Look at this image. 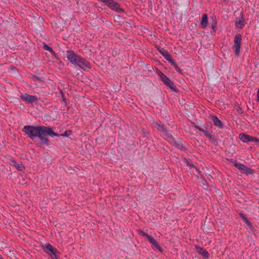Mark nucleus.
Wrapping results in <instances>:
<instances>
[{
  "label": "nucleus",
  "mask_w": 259,
  "mask_h": 259,
  "mask_svg": "<svg viewBox=\"0 0 259 259\" xmlns=\"http://www.w3.org/2000/svg\"><path fill=\"white\" fill-rule=\"evenodd\" d=\"M166 60L168 61V62L172 65L174 66L176 64V62L171 59V56H169L168 58L166 59Z\"/></svg>",
  "instance_id": "22"
},
{
  "label": "nucleus",
  "mask_w": 259,
  "mask_h": 259,
  "mask_svg": "<svg viewBox=\"0 0 259 259\" xmlns=\"http://www.w3.org/2000/svg\"><path fill=\"white\" fill-rule=\"evenodd\" d=\"M235 21V26L237 28L242 29L244 26L245 19H244L243 15L241 14L240 17H237Z\"/></svg>",
  "instance_id": "9"
},
{
  "label": "nucleus",
  "mask_w": 259,
  "mask_h": 259,
  "mask_svg": "<svg viewBox=\"0 0 259 259\" xmlns=\"http://www.w3.org/2000/svg\"><path fill=\"white\" fill-rule=\"evenodd\" d=\"M196 251L198 254L202 255L204 257H208L209 253L205 249L197 246L196 247Z\"/></svg>",
  "instance_id": "13"
},
{
  "label": "nucleus",
  "mask_w": 259,
  "mask_h": 259,
  "mask_svg": "<svg viewBox=\"0 0 259 259\" xmlns=\"http://www.w3.org/2000/svg\"><path fill=\"white\" fill-rule=\"evenodd\" d=\"M212 21L211 22V27L213 30H215L217 27V22L215 18H213V17H211Z\"/></svg>",
  "instance_id": "21"
},
{
  "label": "nucleus",
  "mask_w": 259,
  "mask_h": 259,
  "mask_svg": "<svg viewBox=\"0 0 259 259\" xmlns=\"http://www.w3.org/2000/svg\"><path fill=\"white\" fill-rule=\"evenodd\" d=\"M12 163L13 164V165L19 170V171H23L25 169V167L22 164V162L20 163H17L15 160H12Z\"/></svg>",
  "instance_id": "15"
},
{
  "label": "nucleus",
  "mask_w": 259,
  "mask_h": 259,
  "mask_svg": "<svg viewBox=\"0 0 259 259\" xmlns=\"http://www.w3.org/2000/svg\"><path fill=\"white\" fill-rule=\"evenodd\" d=\"M195 127L196 129L202 132L205 135V136L208 138L209 140L211 141H213L214 140L212 137V136L206 130H205L204 128H202L198 125H195Z\"/></svg>",
  "instance_id": "10"
},
{
  "label": "nucleus",
  "mask_w": 259,
  "mask_h": 259,
  "mask_svg": "<svg viewBox=\"0 0 259 259\" xmlns=\"http://www.w3.org/2000/svg\"><path fill=\"white\" fill-rule=\"evenodd\" d=\"M234 166L241 171H244L245 167H246V166L243 164L237 163L236 160H234Z\"/></svg>",
  "instance_id": "16"
},
{
  "label": "nucleus",
  "mask_w": 259,
  "mask_h": 259,
  "mask_svg": "<svg viewBox=\"0 0 259 259\" xmlns=\"http://www.w3.org/2000/svg\"><path fill=\"white\" fill-rule=\"evenodd\" d=\"M33 80L34 81H37V80H39H39H40L41 79H40V78H39L38 77L36 76H33Z\"/></svg>",
  "instance_id": "25"
},
{
  "label": "nucleus",
  "mask_w": 259,
  "mask_h": 259,
  "mask_svg": "<svg viewBox=\"0 0 259 259\" xmlns=\"http://www.w3.org/2000/svg\"><path fill=\"white\" fill-rule=\"evenodd\" d=\"M20 97L26 104H37L38 102V98L35 96L25 93L21 94Z\"/></svg>",
  "instance_id": "8"
},
{
  "label": "nucleus",
  "mask_w": 259,
  "mask_h": 259,
  "mask_svg": "<svg viewBox=\"0 0 259 259\" xmlns=\"http://www.w3.org/2000/svg\"><path fill=\"white\" fill-rule=\"evenodd\" d=\"M174 66L177 71H180V68H179V67L178 66V65L177 64L175 65H174Z\"/></svg>",
  "instance_id": "27"
},
{
  "label": "nucleus",
  "mask_w": 259,
  "mask_h": 259,
  "mask_svg": "<svg viewBox=\"0 0 259 259\" xmlns=\"http://www.w3.org/2000/svg\"><path fill=\"white\" fill-rule=\"evenodd\" d=\"M251 142H259V139H257V138L251 136Z\"/></svg>",
  "instance_id": "23"
},
{
  "label": "nucleus",
  "mask_w": 259,
  "mask_h": 259,
  "mask_svg": "<svg viewBox=\"0 0 259 259\" xmlns=\"http://www.w3.org/2000/svg\"><path fill=\"white\" fill-rule=\"evenodd\" d=\"M159 52L160 53L161 55L163 56V57L164 58V59H166L170 55H169V52L165 49L163 48H159L158 49Z\"/></svg>",
  "instance_id": "17"
},
{
  "label": "nucleus",
  "mask_w": 259,
  "mask_h": 259,
  "mask_svg": "<svg viewBox=\"0 0 259 259\" xmlns=\"http://www.w3.org/2000/svg\"><path fill=\"white\" fill-rule=\"evenodd\" d=\"M158 74L160 76L161 80L171 90L175 92H178V90L177 89L175 84L165 74L160 71H159Z\"/></svg>",
  "instance_id": "5"
},
{
  "label": "nucleus",
  "mask_w": 259,
  "mask_h": 259,
  "mask_svg": "<svg viewBox=\"0 0 259 259\" xmlns=\"http://www.w3.org/2000/svg\"><path fill=\"white\" fill-rule=\"evenodd\" d=\"M27 136L32 140L36 138H39L43 145H49V140L47 136L51 137H59L60 135L54 132L51 127L42 125H25L22 129Z\"/></svg>",
  "instance_id": "1"
},
{
  "label": "nucleus",
  "mask_w": 259,
  "mask_h": 259,
  "mask_svg": "<svg viewBox=\"0 0 259 259\" xmlns=\"http://www.w3.org/2000/svg\"><path fill=\"white\" fill-rule=\"evenodd\" d=\"M140 234L142 236L146 237V238L148 240L149 242L152 244V247L153 249H156L160 251V252L162 251V249L161 247L159 245V244L158 243V242L156 241V240L153 237L148 235L146 233L142 231H141Z\"/></svg>",
  "instance_id": "6"
},
{
  "label": "nucleus",
  "mask_w": 259,
  "mask_h": 259,
  "mask_svg": "<svg viewBox=\"0 0 259 259\" xmlns=\"http://www.w3.org/2000/svg\"><path fill=\"white\" fill-rule=\"evenodd\" d=\"M240 216L241 217V218L244 220V221H245L246 220H247V219L245 217V216L244 215V214H242V213H241L240 214Z\"/></svg>",
  "instance_id": "26"
},
{
  "label": "nucleus",
  "mask_w": 259,
  "mask_h": 259,
  "mask_svg": "<svg viewBox=\"0 0 259 259\" xmlns=\"http://www.w3.org/2000/svg\"><path fill=\"white\" fill-rule=\"evenodd\" d=\"M66 58L72 64L86 71L91 69L90 63L84 58L78 55L73 51L69 50L66 51Z\"/></svg>",
  "instance_id": "2"
},
{
  "label": "nucleus",
  "mask_w": 259,
  "mask_h": 259,
  "mask_svg": "<svg viewBox=\"0 0 259 259\" xmlns=\"http://www.w3.org/2000/svg\"><path fill=\"white\" fill-rule=\"evenodd\" d=\"M244 222L249 226L251 225V223L250 221L248 220V219L246 220L245 221H244Z\"/></svg>",
  "instance_id": "28"
},
{
  "label": "nucleus",
  "mask_w": 259,
  "mask_h": 259,
  "mask_svg": "<svg viewBox=\"0 0 259 259\" xmlns=\"http://www.w3.org/2000/svg\"><path fill=\"white\" fill-rule=\"evenodd\" d=\"M44 251L47 254H48L52 259H57L59 257L58 254L59 252L56 248L53 247L50 243H47L43 246Z\"/></svg>",
  "instance_id": "4"
},
{
  "label": "nucleus",
  "mask_w": 259,
  "mask_h": 259,
  "mask_svg": "<svg viewBox=\"0 0 259 259\" xmlns=\"http://www.w3.org/2000/svg\"><path fill=\"white\" fill-rule=\"evenodd\" d=\"M153 126L157 133L165 140L172 141V131L169 130L161 121H154Z\"/></svg>",
  "instance_id": "3"
},
{
  "label": "nucleus",
  "mask_w": 259,
  "mask_h": 259,
  "mask_svg": "<svg viewBox=\"0 0 259 259\" xmlns=\"http://www.w3.org/2000/svg\"><path fill=\"white\" fill-rule=\"evenodd\" d=\"M208 25V17L206 14H203L202 17V20L200 22V26L202 28H205Z\"/></svg>",
  "instance_id": "12"
},
{
  "label": "nucleus",
  "mask_w": 259,
  "mask_h": 259,
  "mask_svg": "<svg viewBox=\"0 0 259 259\" xmlns=\"http://www.w3.org/2000/svg\"><path fill=\"white\" fill-rule=\"evenodd\" d=\"M251 136L245 134H240L239 135L240 140L244 143L251 142Z\"/></svg>",
  "instance_id": "14"
},
{
  "label": "nucleus",
  "mask_w": 259,
  "mask_h": 259,
  "mask_svg": "<svg viewBox=\"0 0 259 259\" xmlns=\"http://www.w3.org/2000/svg\"><path fill=\"white\" fill-rule=\"evenodd\" d=\"M170 143L173 144L175 147H177L179 149H182L183 147V145L181 143L177 142L174 137H173V141H168Z\"/></svg>",
  "instance_id": "18"
},
{
  "label": "nucleus",
  "mask_w": 259,
  "mask_h": 259,
  "mask_svg": "<svg viewBox=\"0 0 259 259\" xmlns=\"http://www.w3.org/2000/svg\"><path fill=\"white\" fill-rule=\"evenodd\" d=\"M242 41V35L240 33L235 35L234 39V53L236 56H239L240 53V47Z\"/></svg>",
  "instance_id": "7"
},
{
  "label": "nucleus",
  "mask_w": 259,
  "mask_h": 259,
  "mask_svg": "<svg viewBox=\"0 0 259 259\" xmlns=\"http://www.w3.org/2000/svg\"><path fill=\"white\" fill-rule=\"evenodd\" d=\"M62 98L63 100L64 101H65V99L64 98V95H63V94L62 95Z\"/></svg>",
  "instance_id": "29"
},
{
  "label": "nucleus",
  "mask_w": 259,
  "mask_h": 259,
  "mask_svg": "<svg viewBox=\"0 0 259 259\" xmlns=\"http://www.w3.org/2000/svg\"><path fill=\"white\" fill-rule=\"evenodd\" d=\"M43 48H44V50L49 51L51 54H54L55 53L54 51L53 50V49L51 47H50V46H49L47 44H44V45Z\"/></svg>",
  "instance_id": "20"
},
{
  "label": "nucleus",
  "mask_w": 259,
  "mask_h": 259,
  "mask_svg": "<svg viewBox=\"0 0 259 259\" xmlns=\"http://www.w3.org/2000/svg\"><path fill=\"white\" fill-rule=\"evenodd\" d=\"M211 120H212L213 122V124L219 127L220 128H223L224 127V125L223 122L221 121V120H220L218 117L216 116L213 115L211 116Z\"/></svg>",
  "instance_id": "11"
},
{
  "label": "nucleus",
  "mask_w": 259,
  "mask_h": 259,
  "mask_svg": "<svg viewBox=\"0 0 259 259\" xmlns=\"http://www.w3.org/2000/svg\"><path fill=\"white\" fill-rule=\"evenodd\" d=\"M254 172V170L249 167H246L243 172L247 175H253Z\"/></svg>",
  "instance_id": "19"
},
{
  "label": "nucleus",
  "mask_w": 259,
  "mask_h": 259,
  "mask_svg": "<svg viewBox=\"0 0 259 259\" xmlns=\"http://www.w3.org/2000/svg\"><path fill=\"white\" fill-rule=\"evenodd\" d=\"M71 132L70 131H66V132H65V133L64 134H62L61 136L67 137L69 135H70V134L71 133Z\"/></svg>",
  "instance_id": "24"
}]
</instances>
